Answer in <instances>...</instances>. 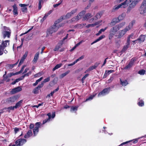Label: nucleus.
Listing matches in <instances>:
<instances>
[{"label": "nucleus", "mask_w": 146, "mask_h": 146, "mask_svg": "<svg viewBox=\"0 0 146 146\" xmlns=\"http://www.w3.org/2000/svg\"><path fill=\"white\" fill-rule=\"evenodd\" d=\"M135 23V21L133 20L129 23L128 26L126 27L124 29L119 31V35L117 36L118 38H120L122 37L126 33V32L131 29Z\"/></svg>", "instance_id": "obj_1"}, {"label": "nucleus", "mask_w": 146, "mask_h": 146, "mask_svg": "<svg viewBox=\"0 0 146 146\" xmlns=\"http://www.w3.org/2000/svg\"><path fill=\"white\" fill-rule=\"evenodd\" d=\"M139 10L140 14L146 16V0H143L139 7Z\"/></svg>", "instance_id": "obj_2"}, {"label": "nucleus", "mask_w": 146, "mask_h": 146, "mask_svg": "<svg viewBox=\"0 0 146 146\" xmlns=\"http://www.w3.org/2000/svg\"><path fill=\"white\" fill-rule=\"evenodd\" d=\"M131 1L128 4H129V6L128 7L127 9V13H130L131 11L136 6L137 4L139 2V0H135L132 1V0H128Z\"/></svg>", "instance_id": "obj_3"}, {"label": "nucleus", "mask_w": 146, "mask_h": 146, "mask_svg": "<svg viewBox=\"0 0 146 146\" xmlns=\"http://www.w3.org/2000/svg\"><path fill=\"white\" fill-rule=\"evenodd\" d=\"M9 40L3 41L1 45H0V56L3 54V51L5 48L9 44Z\"/></svg>", "instance_id": "obj_4"}, {"label": "nucleus", "mask_w": 146, "mask_h": 146, "mask_svg": "<svg viewBox=\"0 0 146 146\" xmlns=\"http://www.w3.org/2000/svg\"><path fill=\"white\" fill-rule=\"evenodd\" d=\"M58 29V27L56 25L54 24L53 26L48 29L46 31L47 35L46 36L48 37L50 34H52L53 33L56 31Z\"/></svg>", "instance_id": "obj_5"}, {"label": "nucleus", "mask_w": 146, "mask_h": 146, "mask_svg": "<svg viewBox=\"0 0 146 146\" xmlns=\"http://www.w3.org/2000/svg\"><path fill=\"white\" fill-rule=\"evenodd\" d=\"M18 98V96H16L8 98L6 99V103L8 104H12L17 100Z\"/></svg>", "instance_id": "obj_6"}, {"label": "nucleus", "mask_w": 146, "mask_h": 146, "mask_svg": "<svg viewBox=\"0 0 146 146\" xmlns=\"http://www.w3.org/2000/svg\"><path fill=\"white\" fill-rule=\"evenodd\" d=\"M130 1L126 0L123 2L119 4L117 6L115 7L114 9H117L121 7H123L124 8H125L128 6V4H129Z\"/></svg>", "instance_id": "obj_7"}, {"label": "nucleus", "mask_w": 146, "mask_h": 146, "mask_svg": "<svg viewBox=\"0 0 146 146\" xmlns=\"http://www.w3.org/2000/svg\"><path fill=\"white\" fill-rule=\"evenodd\" d=\"M136 60L135 58H132L129 64L124 68V69L127 70L130 69L133 65Z\"/></svg>", "instance_id": "obj_8"}, {"label": "nucleus", "mask_w": 146, "mask_h": 146, "mask_svg": "<svg viewBox=\"0 0 146 146\" xmlns=\"http://www.w3.org/2000/svg\"><path fill=\"white\" fill-rule=\"evenodd\" d=\"M27 141L26 139H20L17 140L15 142V143L17 145V146H21L23 145V144Z\"/></svg>", "instance_id": "obj_9"}, {"label": "nucleus", "mask_w": 146, "mask_h": 146, "mask_svg": "<svg viewBox=\"0 0 146 146\" xmlns=\"http://www.w3.org/2000/svg\"><path fill=\"white\" fill-rule=\"evenodd\" d=\"M22 90L21 87H18L12 89L10 92V93L12 94H14L21 91Z\"/></svg>", "instance_id": "obj_10"}, {"label": "nucleus", "mask_w": 146, "mask_h": 146, "mask_svg": "<svg viewBox=\"0 0 146 146\" xmlns=\"http://www.w3.org/2000/svg\"><path fill=\"white\" fill-rule=\"evenodd\" d=\"M41 123L40 122H36L35 123L36 126L33 129V132L34 134V135H35L36 133L38 132V128L40 127Z\"/></svg>", "instance_id": "obj_11"}, {"label": "nucleus", "mask_w": 146, "mask_h": 146, "mask_svg": "<svg viewBox=\"0 0 146 146\" xmlns=\"http://www.w3.org/2000/svg\"><path fill=\"white\" fill-rule=\"evenodd\" d=\"M28 53V52L27 51H26L25 52L24 54L22 56L20 60V61L19 64L18 66H20L21 64L23 63L25 59L27 56Z\"/></svg>", "instance_id": "obj_12"}, {"label": "nucleus", "mask_w": 146, "mask_h": 146, "mask_svg": "<svg viewBox=\"0 0 146 146\" xmlns=\"http://www.w3.org/2000/svg\"><path fill=\"white\" fill-rule=\"evenodd\" d=\"M119 22L117 18H115L113 19L111 22L108 24V25L110 26L115 25L116 23Z\"/></svg>", "instance_id": "obj_13"}, {"label": "nucleus", "mask_w": 146, "mask_h": 146, "mask_svg": "<svg viewBox=\"0 0 146 146\" xmlns=\"http://www.w3.org/2000/svg\"><path fill=\"white\" fill-rule=\"evenodd\" d=\"M11 33V31H3L2 32V34L3 35V37L4 38L6 37H7L9 38H10Z\"/></svg>", "instance_id": "obj_14"}, {"label": "nucleus", "mask_w": 146, "mask_h": 146, "mask_svg": "<svg viewBox=\"0 0 146 146\" xmlns=\"http://www.w3.org/2000/svg\"><path fill=\"white\" fill-rule=\"evenodd\" d=\"M92 17V14L90 13H88L86 14L83 17V20H88L89 19L91 18Z\"/></svg>", "instance_id": "obj_15"}, {"label": "nucleus", "mask_w": 146, "mask_h": 146, "mask_svg": "<svg viewBox=\"0 0 146 146\" xmlns=\"http://www.w3.org/2000/svg\"><path fill=\"white\" fill-rule=\"evenodd\" d=\"M146 36L145 35H141L139 37L137 40L139 42L141 43L143 42L145 40Z\"/></svg>", "instance_id": "obj_16"}, {"label": "nucleus", "mask_w": 146, "mask_h": 146, "mask_svg": "<svg viewBox=\"0 0 146 146\" xmlns=\"http://www.w3.org/2000/svg\"><path fill=\"white\" fill-rule=\"evenodd\" d=\"M63 44V42L62 41H60L54 48V51H55L58 50L61 47Z\"/></svg>", "instance_id": "obj_17"}, {"label": "nucleus", "mask_w": 146, "mask_h": 146, "mask_svg": "<svg viewBox=\"0 0 146 146\" xmlns=\"http://www.w3.org/2000/svg\"><path fill=\"white\" fill-rule=\"evenodd\" d=\"M19 5L21 7H23L21 9V11L23 12L24 13H26L27 12V8L25 7V6H27V5L25 4H19Z\"/></svg>", "instance_id": "obj_18"}, {"label": "nucleus", "mask_w": 146, "mask_h": 146, "mask_svg": "<svg viewBox=\"0 0 146 146\" xmlns=\"http://www.w3.org/2000/svg\"><path fill=\"white\" fill-rule=\"evenodd\" d=\"M119 29V27L117 25L115 26L114 27H112L110 30V32H114L115 33L117 32L118 31Z\"/></svg>", "instance_id": "obj_19"}, {"label": "nucleus", "mask_w": 146, "mask_h": 146, "mask_svg": "<svg viewBox=\"0 0 146 146\" xmlns=\"http://www.w3.org/2000/svg\"><path fill=\"white\" fill-rule=\"evenodd\" d=\"M104 12L102 11L98 12L96 15L95 18V20H96L100 18L101 16L103 15Z\"/></svg>", "instance_id": "obj_20"}, {"label": "nucleus", "mask_w": 146, "mask_h": 146, "mask_svg": "<svg viewBox=\"0 0 146 146\" xmlns=\"http://www.w3.org/2000/svg\"><path fill=\"white\" fill-rule=\"evenodd\" d=\"M47 115H48V118L46 119L43 121L42 123L43 124H45L47 121H50V119L51 118V114L50 113H48L47 114Z\"/></svg>", "instance_id": "obj_21"}, {"label": "nucleus", "mask_w": 146, "mask_h": 146, "mask_svg": "<svg viewBox=\"0 0 146 146\" xmlns=\"http://www.w3.org/2000/svg\"><path fill=\"white\" fill-rule=\"evenodd\" d=\"M48 0H38V9L39 10L41 9L42 5L43 4L44 1H46Z\"/></svg>", "instance_id": "obj_22"}, {"label": "nucleus", "mask_w": 146, "mask_h": 146, "mask_svg": "<svg viewBox=\"0 0 146 146\" xmlns=\"http://www.w3.org/2000/svg\"><path fill=\"white\" fill-rule=\"evenodd\" d=\"M13 12L14 15H17L18 14L17 8L15 4H14L13 5Z\"/></svg>", "instance_id": "obj_23"}, {"label": "nucleus", "mask_w": 146, "mask_h": 146, "mask_svg": "<svg viewBox=\"0 0 146 146\" xmlns=\"http://www.w3.org/2000/svg\"><path fill=\"white\" fill-rule=\"evenodd\" d=\"M105 37V36L104 35H102V36H100L98 38L96 39V40H95L91 44V45H92L94 44L100 40H102V39H103V38H104Z\"/></svg>", "instance_id": "obj_24"}, {"label": "nucleus", "mask_w": 146, "mask_h": 146, "mask_svg": "<svg viewBox=\"0 0 146 146\" xmlns=\"http://www.w3.org/2000/svg\"><path fill=\"white\" fill-rule=\"evenodd\" d=\"M23 102V100H21L16 103L15 106V108L17 109L18 108H19V107H20L21 105Z\"/></svg>", "instance_id": "obj_25"}, {"label": "nucleus", "mask_w": 146, "mask_h": 146, "mask_svg": "<svg viewBox=\"0 0 146 146\" xmlns=\"http://www.w3.org/2000/svg\"><path fill=\"white\" fill-rule=\"evenodd\" d=\"M32 135V132L31 130H29L27 133L25 135L24 137L25 138H28Z\"/></svg>", "instance_id": "obj_26"}, {"label": "nucleus", "mask_w": 146, "mask_h": 146, "mask_svg": "<svg viewBox=\"0 0 146 146\" xmlns=\"http://www.w3.org/2000/svg\"><path fill=\"white\" fill-rule=\"evenodd\" d=\"M81 17L79 16V15H78L77 16L71 19V21L72 22L74 21H77L79 19H81Z\"/></svg>", "instance_id": "obj_27"}, {"label": "nucleus", "mask_w": 146, "mask_h": 146, "mask_svg": "<svg viewBox=\"0 0 146 146\" xmlns=\"http://www.w3.org/2000/svg\"><path fill=\"white\" fill-rule=\"evenodd\" d=\"M125 16V14L124 13L122 14L121 15L119 16L117 18L119 19V21H120L122 20L123 19Z\"/></svg>", "instance_id": "obj_28"}, {"label": "nucleus", "mask_w": 146, "mask_h": 146, "mask_svg": "<svg viewBox=\"0 0 146 146\" xmlns=\"http://www.w3.org/2000/svg\"><path fill=\"white\" fill-rule=\"evenodd\" d=\"M120 83L123 86H125L128 84L127 81L126 80H125L124 81H123L121 80L120 79Z\"/></svg>", "instance_id": "obj_29"}, {"label": "nucleus", "mask_w": 146, "mask_h": 146, "mask_svg": "<svg viewBox=\"0 0 146 146\" xmlns=\"http://www.w3.org/2000/svg\"><path fill=\"white\" fill-rule=\"evenodd\" d=\"M129 46H128L127 45L124 46L123 49L121 50V52L122 53L125 52V51H126L129 48Z\"/></svg>", "instance_id": "obj_30"}, {"label": "nucleus", "mask_w": 146, "mask_h": 146, "mask_svg": "<svg viewBox=\"0 0 146 146\" xmlns=\"http://www.w3.org/2000/svg\"><path fill=\"white\" fill-rule=\"evenodd\" d=\"M62 63H60L58 64H57L55 67L53 68L52 70L53 71H55L56 70L59 68L62 65Z\"/></svg>", "instance_id": "obj_31"}, {"label": "nucleus", "mask_w": 146, "mask_h": 146, "mask_svg": "<svg viewBox=\"0 0 146 146\" xmlns=\"http://www.w3.org/2000/svg\"><path fill=\"white\" fill-rule=\"evenodd\" d=\"M3 80L6 81V82H8L10 81V79L9 78V77L8 74L6 76H3Z\"/></svg>", "instance_id": "obj_32"}, {"label": "nucleus", "mask_w": 146, "mask_h": 146, "mask_svg": "<svg viewBox=\"0 0 146 146\" xmlns=\"http://www.w3.org/2000/svg\"><path fill=\"white\" fill-rule=\"evenodd\" d=\"M70 72L69 70H68L62 74L60 76V77L61 78H63L64 77L66 76Z\"/></svg>", "instance_id": "obj_33"}, {"label": "nucleus", "mask_w": 146, "mask_h": 146, "mask_svg": "<svg viewBox=\"0 0 146 146\" xmlns=\"http://www.w3.org/2000/svg\"><path fill=\"white\" fill-rule=\"evenodd\" d=\"M133 36V35H130L129 36V37L127 39V43H126V45H127L129 46L130 43V38L131 36Z\"/></svg>", "instance_id": "obj_34"}, {"label": "nucleus", "mask_w": 146, "mask_h": 146, "mask_svg": "<svg viewBox=\"0 0 146 146\" xmlns=\"http://www.w3.org/2000/svg\"><path fill=\"white\" fill-rule=\"evenodd\" d=\"M110 89V88L109 87L108 88H106L103 89L102 90L106 94L107 93H108L109 92Z\"/></svg>", "instance_id": "obj_35"}, {"label": "nucleus", "mask_w": 146, "mask_h": 146, "mask_svg": "<svg viewBox=\"0 0 146 146\" xmlns=\"http://www.w3.org/2000/svg\"><path fill=\"white\" fill-rule=\"evenodd\" d=\"M38 90L39 89L36 87L33 90V92L34 94H38Z\"/></svg>", "instance_id": "obj_36"}, {"label": "nucleus", "mask_w": 146, "mask_h": 146, "mask_svg": "<svg viewBox=\"0 0 146 146\" xmlns=\"http://www.w3.org/2000/svg\"><path fill=\"white\" fill-rule=\"evenodd\" d=\"M138 104L139 106H142L144 105V103L143 101L141 100L140 101L138 102Z\"/></svg>", "instance_id": "obj_37"}, {"label": "nucleus", "mask_w": 146, "mask_h": 146, "mask_svg": "<svg viewBox=\"0 0 146 146\" xmlns=\"http://www.w3.org/2000/svg\"><path fill=\"white\" fill-rule=\"evenodd\" d=\"M18 74L17 72H16L15 73H10L9 74H8V75L9 76V78L11 77L12 76L16 75Z\"/></svg>", "instance_id": "obj_38"}, {"label": "nucleus", "mask_w": 146, "mask_h": 146, "mask_svg": "<svg viewBox=\"0 0 146 146\" xmlns=\"http://www.w3.org/2000/svg\"><path fill=\"white\" fill-rule=\"evenodd\" d=\"M89 75V74H85V75L81 79V81L82 82V83H84V81L85 79V78L87 77Z\"/></svg>", "instance_id": "obj_39"}, {"label": "nucleus", "mask_w": 146, "mask_h": 146, "mask_svg": "<svg viewBox=\"0 0 146 146\" xmlns=\"http://www.w3.org/2000/svg\"><path fill=\"white\" fill-rule=\"evenodd\" d=\"M43 73L42 72H39L35 75V77H39L43 75Z\"/></svg>", "instance_id": "obj_40"}, {"label": "nucleus", "mask_w": 146, "mask_h": 146, "mask_svg": "<svg viewBox=\"0 0 146 146\" xmlns=\"http://www.w3.org/2000/svg\"><path fill=\"white\" fill-rule=\"evenodd\" d=\"M145 71L144 70H141L138 72V73L140 75H143L145 73Z\"/></svg>", "instance_id": "obj_41"}, {"label": "nucleus", "mask_w": 146, "mask_h": 146, "mask_svg": "<svg viewBox=\"0 0 146 146\" xmlns=\"http://www.w3.org/2000/svg\"><path fill=\"white\" fill-rule=\"evenodd\" d=\"M125 24V22H122L121 23H120L119 24L117 25L119 27V28L120 29V28L122 27Z\"/></svg>", "instance_id": "obj_42"}, {"label": "nucleus", "mask_w": 146, "mask_h": 146, "mask_svg": "<svg viewBox=\"0 0 146 146\" xmlns=\"http://www.w3.org/2000/svg\"><path fill=\"white\" fill-rule=\"evenodd\" d=\"M26 65H23L22 66V68H21V70L19 71L18 72H17V73H18V74H20L21 73L23 72V70H24V68L25 67H26Z\"/></svg>", "instance_id": "obj_43"}, {"label": "nucleus", "mask_w": 146, "mask_h": 146, "mask_svg": "<svg viewBox=\"0 0 146 146\" xmlns=\"http://www.w3.org/2000/svg\"><path fill=\"white\" fill-rule=\"evenodd\" d=\"M86 12L85 11H82L80 13H79L78 15H79L80 17H82L83 16V15Z\"/></svg>", "instance_id": "obj_44"}, {"label": "nucleus", "mask_w": 146, "mask_h": 146, "mask_svg": "<svg viewBox=\"0 0 146 146\" xmlns=\"http://www.w3.org/2000/svg\"><path fill=\"white\" fill-rule=\"evenodd\" d=\"M74 27L78 29H81L83 28L81 24L76 25Z\"/></svg>", "instance_id": "obj_45"}, {"label": "nucleus", "mask_w": 146, "mask_h": 146, "mask_svg": "<svg viewBox=\"0 0 146 146\" xmlns=\"http://www.w3.org/2000/svg\"><path fill=\"white\" fill-rule=\"evenodd\" d=\"M84 56L82 55L81 57H79V58H78V59H77L76 60V62H77L78 61H79V60H82L84 58Z\"/></svg>", "instance_id": "obj_46"}, {"label": "nucleus", "mask_w": 146, "mask_h": 146, "mask_svg": "<svg viewBox=\"0 0 146 146\" xmlns=\"http://www.w3.org/2000/svg\"><path fill=\"white\" fill-rule=\"evenodd\" d=\"M63 20V18H62L61 19H58L57 21L55 22L54 23V25H56L57 23H59V22Z\"/></svg>", "instance_id": "obj_47"}, {"label": "nucleus", "mask_w": 146, "mask_h": 146, "mask_svg": "<svg viewBox=\"0 0 146 146\" xmlns=\"http://www.w3.org/2000/svg\"><path fill=\"white\" fill-rule=\"evenodd\" d=\"M106 94V93L104 92L103 90H102L101 92H100L98 94V96H104Z\"/></svg>", "instance_id": "obj_48"}, {"label": "nucleus", "mask_w": 146, "mask_h": 146, "mask_svg": "<svg viewBox=\"0 0 146 146\" xmlns=\"http://www.w3.org/2000/svg\"><path fill=\"white\" fill-rule=\"evenodd\" d=\"M77 110V108L76 107H72L70 109V111H76Z\"/></svg>", "instance_id": "obj_49"}, {"label": "nucleus", "mask_w": 146, "mask_h": 146, "mask_svg": "<svg viewBox=\"0 0 146 146\" xmlns=\"http://www.w3.org/2000/svg\"><path fill=\"white\" fill-rule=\"evenodd\" d=\"M50 80V77H48L47 78L44 79L43 81L42 82L43 83H46V82H48Z\"/></svg>", "instance_id": "obj_50"}, {"label": "nucleus", "mask_w": 146, "mask_h": 146, "mask_svg": "<svg viewBox=\"0 0 146 146\" xmlns=\"http://www.w3.org/2000/svg\"><path fill=\"white\" fill-rule=\"evenodd\" d=\"M14 108H15V106H14L13 107V106L9 107L7 108H4V109H9L10 110H14Z\"/></svg>", "instance_id": "obj_51"}, {"label": "nucleus", "mask_w": 146, "mask_h": 146, "mask_svg": "<svg viewBox=\"0 0 146 146\" xmlns=\"http://www.w3.org/2000/svg\"><path fill=\"white\" fill-rule=\"evenodd\" d=\"M4 28V31H10L11 30H10V29L5 27L4 26L3 27Z\"/></svg>", "instance_id": "obj_52"}, {"label": "nucleus", "mask_w": 146, "mask_h": 146, "mask_svg": "<svg viewBox=\"0 0 146 146\" xmlns=\"http://www.w3.org/2000/svg\"><path fill=\"white\" fill-rule=\"evenodd\" d=\"M77 9H75L72 10L70 13L72 14V15L73 14H74L77 12Z\"/></svg>", "instance_id": "obj_53"}, {"label": "nucleus", "mask_w": 146, "mask_h": 146, "mask_svg": "<svg viewBox=\"0 0 146 146\" xmlns=\"http://www.w3.org/2000/svg\"><path fill=\"white\" fill-rule=\"evenodd\" d=\"M72 15L70 13H69L67 14L66 15V17L67 18H70Z\"/></svg>", "instance_id": "obj_54"}, {"label": "nucleus", "mask_w": 146, "mask_h": 146, "mask_svg": "<svg viewBox=\"0 0 146 146\" xmlns=\"http://www.w3.org/2000/svg\"><path fill=\"white\" fill-rule=\"evenodd\" d=\"M96 68H95L94 66H92L89 67L88 69V71H90L93 70L94 69H95Z\"/></svg>", "instance_id": "obj_55"}, {"label": "nucleus", "mask_w": 146, "mask_h": 146, "mask_svg": "<svg viewBox=\"0 0 146 146\" xmlns=\"http://www.w3.org/2000/svg\"><path fill=\"white\" fill-rule=\"evenodd\" d=\"M120 43V40H116L115 41V44L117 46H119V44Z\"/></svg>", "instance_id": "obj_56"}, {"label": "nucleus", "mask_w": 146, "mask_h": 146, "mask_svg": "<svg viewBox=\"0 0 146 146\" xmlns=\"http://www.w3.org/2000/svg\"><path fill=\"white\" fill-rule=\"evenodd\" d=\"M43 85L44 83L42 82L41 84L38 85L37 87L39 89V88H42L43 86Z\"/></svg>", "instance_id": "obj_57"}, {"label": "nucleus", "mask_w": 146, "mask_h": 146, "mask_svg": "<svg viewBox=\"0 0 146 146\" xmlns=\"http://www.w3.org/2000/svg\"><path fill=\"white\" fill-rule=\"evenodd\" d=\"M39 53L38 52H37L35 54L34 58L37 60L38 59L39 57Z\"/></svg>", "instance_id": "obj_58"}, {"label": "nucleus", "mask_w": 146, "mask_h": 146, "mask_svg": "<svg viewBox=\"0 0 146 146\" xmlns=\"http://www.w3.org/2000/svg\"><path fill=\"white\" fill-rule=\"evenodd\" d=\"M39 53L38 52H37L35 54L34 58L37 60L38 59L39 57Z\"/></svg>", "instance_id": "obj_59"}, {"label": "nucleus", "mask_w": 146, "mask_h": 146, "mask_svg": "<svg viewBox=\"0 0 146 146\" xmlns=\"http://www.w3.org/2000/svg\"><path fill=\"white\" fill-rule=\"evenodd\" d=\"M93 97H94L93 96H90L88 98L86 99L85 102H87V101H88L89 100H92L93 99Z\"/></svg>", "instance_id": "obj_60"}, {"label": "nucleus", "mask_w": 146, "mask_h": 146, "mask_svg": "<svg viewBox=\"0 0 146 146\" xmlns=\"http://www.w3.org/2000/svg\"><path fill=\"white\" fill-rule=\"evenodd\" d=\"M114 72V70H106V72H107V73L109 74L110 73H111Z\"/></svg>", "instance_id": "obj_61"}, {"label": "nucleus", "mask_w": 146, "mask_h": 146, "mask_svg": "<svg viewBox=\"0 0 146 146\" xmlns=\"http://www.w3.org/2000/svg\"><path fill=\"white\" fill-rule=\"evenodd\" d=\"M59 90L58 87L55 90H54L53 91L51 92V94H53L54 93L57 91Z\"/></svg>", "instance_id": "obj_62"}, {"label": "nucleus", "mask_w": 146, "mask_h": 146, "mask_svg": "<svg viewBox=\"0 0 146 146\" xmlns=\"http://www.w3.org/2000/svg\"><path fill=\"white\" fill-rule=\"evenodd\" d=\"M102 21L101 20V21H97V22L95 23H94L95 26L99 25L100 23H101L102 22Z\"/></svg>", "instance_id": "obj_63"}, {"label": "nucleus", "mask_w": 146, "mask_h": 146, "mask_svg": "<svg viewBox=\"0 0 146 146\" xmlns=\"http://www.w3.org/2000/svg\"><path fill=\"white\" fill-rule=\"evenodd\" d=\"M108 74L107 73V72H106V71L105 73L104 74V75L103 76V78H106L108 75Z\"/></svg>", "instance_id": "obj_64"}]
</instances>
